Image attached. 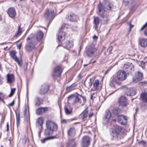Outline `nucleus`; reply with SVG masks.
<instances>
[{
    "label": "nucleus",
    "instance_id": "11",
    "mask_svg": "<svg viewBox=\"0 0 147 147\" xmlns=\"http://www.w3.org/2000/svg\"><path fill=\"white\" fill-rule=\"evenodd\" d=\"M127 117L123 115H119L117 117L118 122L123 125H125L127 124Z\"/></svg>",
    "mask_w": 147,
    "mask_h": 147
},
{
    "label": "nucleus",
    "instance_id": "12",
    "mask_svg": "<svg viewBox=\"0 0 147 147\" xmlns=\"http://www.w3.org/2000/svg\"><path fill=\"white\" fill-rule=\"evenodd\" d=\"M62 72V70L60 67L57 66L54 69V73L53 75V77L60 76Z\"/></svg>",
    "mask_w": 147,
    "mask_h": 147
},
{
    "label": "nucleus",
    "instance_id": "64",
    "mask_svg": "<svg viewBox=\"0 0 147 147\" xmlns=\"http://www.w3.org/2000/svg\"><path fill=\"white\" fill-rule=\"evenodd\" d=\"M26 1L27 0H20V1Z\"/></svg>",
    "mask_w": 147,
    "mask_h": 147
},
{
    "label": "nucleus",
    "instance_id": "22",
    "mask_svg": "<svg viewBox=\"0 0 147 147\" xmlns=\"http://www.w3.org/2000/svg\"><path fill=\"white\" fill-rule=\"evenodd\" d=\"M7 13L9 16L13 18L16 15V12L14 8L10 7L7 10Z\"/></svg>",
    "mask_w": 147,
    "mask_h": 147
},
{
    "label": "nucleus",
    "instance_id": "7",
    "mask_svg": "<svg viewBox=\"0 0 147 147\" xmlns=\"http://www.w3.org/2000/svg\"><path fill=\"white\" fill-rule=\"evenodd\" d=\"M123 68L128 73L131 72L134 70V68L133 65L131 63L129 62L123 65Z\"/></svg>",
    "mask_w": 147,
    "mask_h": 147
},
{
    "label": "nucleus",
    "instance_id": "41",
    "mask_svg": "<svg viewBox=\"0 0 147 147\" xmlns=\"http://www.w3.org/2000/svg\"><path fill=\"white\" fill-rule=\"evenodd\" d=\"M15 90L16 89L15 88L11 89V92L9 95V97H10L13 95L14 93Z\"/></svg>",
    "mask_w": 147,
    "mask_h": 147
},
{
    "label": "nucleus",
    "instance_id": "62",
    "mask_svg": "<svg viewBox=\"0 0 147 147\" xmlns=\"http://www.w3.org/2000/svg\"><path fill=\"white\" fill-rule=\"evenodd\" d=\"M96 92H93V93H92L91 95H93V96L94 94H95L96 93Z\"/></svg>",
    "mask_w": 147,
    "mask_h": 147
},
{
    "label": "nucleus",
    "instance_id": "54",
    "mask_svg": "<svg viewBox=\"0 0 147 147\" xmlns=\"http://www.w3.org/2000/svg\"><path fill=\"white\" fill-rule=\"evenodd\" d=\"M61 122L62 123H67V121L65 120L64 119L61 121Z\"/></svg>",
    "mask_w": 147,
    "mask_h": 147
},
{
    "label": "nucleus",
    "instance_id": "19",
    "mask_svg": "<svg viewBox=\"0 0 147 147\" xmlns=\"http://www.w3.org/2000/svg\"><path fill=\"white\" fill-rule=\"evenodd\" d=\"M48 86L46 84H44L42 86L40 89V93L41 94H44L48 92Z\"/></svg>",
    "mask_w": 147,
    "mask_h": 147
},
{
    "label": "nucleus",
    "instance_id": "30",
    "mask_svg": "<svg viewBox=\"0 0 147 147\" xmlns=\"http://www.w3.org/2000/svg\"><path fill=\"white\" fill-rule=\"evenodd\" d=\"M43 37V33L42 32L40 31L38 32L36 34V40L38 41L41 40Z\"/></svg>",
    "mask_w": 147,
    "mask_h": 147
},
{
    "label": "nucleus",
    "instance_id": "56",
    "mask_svg": "<svg viewBox=\"0 0 147 147\" xmlns=\"http://www.w3.org/2000/svg\"><path fill=\"white\" fill-rule=\"evenodd\" d=\"M144 34L146 35L147 36V29L144 31Z\"/></svg>",
    "mask_w": 147,
    "mask_h": 147
},
{
    "label": "nucleus",
    "instance_id": "14",
    "mask_svg": "<svg viewBox=\"0 0 147 147\" xmlns=\"http://www.w3.org/2000/svg\"><path fill=\"white\" fill-rule=\"evenodd\" d=\"M116 83L117 84H120L121 83L120 81H118L116 79V77L113 76L111 78L110 85L112 87H115Z\"/></svg>",
    "mask_w": 147,
    "mask_h": 147
},
{
    "label": "nucleus",
    "instance_id": "46",
    "mask_svg": "<svg viewBox=\"0 0 147 147\" xmlns=\"http://www.w3.org/2000/svg\"><path fill=\"white\" fill-rule=\"evenodd\" d=\"M3 98L4 96L3 94L1 93H0V101H2L3 102Z\"/></svg>",
    "mask_w": 147,
    "mask_h": 147
},
{
    "label": "nucleus",
    "instance_id": "47",
    "mask_svg": "<svg viewBox=\"0 0 147 147\" xmlns=\"http://www.w3.org/2000/svg\"><path fill=\"white\" fill-rule=\"evenodd\" d=\"M76 86L75 85V83L73 84L70 86H67L66 87V89L68 90V89L72 87H75Z\"/></svg>",
    "mask_w": 147,
    "mask_h": 147
},
{
    "label": "nucleus",
    "instance_id": "10",
    "mask_svg": "<svg viewBox=\"0 0 147 147\" xmlns=\"http://www.w3.org/2000/svg\"><path fill=\"white\" fill-rule=\"evenodd\" d=\"M97 49L94 46L89 47L86 51L87 55L88 57H91L94 53L97 51Z\"/></svg>",
    "mask_w": 147,
    "mask_h": 147
},
{
    "label": "nucleus",
    "instance_id": "27",
    "mask_svg": "<svg viewBox=\"0 0 147 147\" xmlns=\"http://www.w3.org/2000/svg\"><path fill=\"white\" fill-rule=\"evenodd\" d=\"M139 42V43L141 47H144L147 46V38H140Z\"/></svg>",
    "mask_w": 147,
    "mask_h": 147
},
{
    "label": "nucleus",
    "instance_id": "34",
    "mask_svg": "<svg viewBox=\"0 0 147 147\" xmlns=\"http://www.w3.org/2000/svg\"><path fill=\"white\" fill-rule=\"evenodd\" d=\"M88 110L87 108L85 109L82 113V119L84 120L86 118L88 115Z\"/></svg>",
    "mask_w": 147,
    "mask_h": 147
},
{
    "label": "nucleus",
    "instance_id": "13",
    "mask_svg": "<svg viewBox=\"0 0 147 147\" xmlns=\"http://www.w3.org/2000/svg\"><path fill=\"white\" fill-rule=\"evenodd\" d=\"M63 28L62 27L61 28L59 31L58 38L59 41H61L64 40L65 38V33L63 31Z\"/></svg>",
    "mask_w": 147,
    "mask_h": 147
},
{
    "label": "nucleus",
    "instance_id": "6",
    "mask_svg": "<svg viewBox=\"0 0 147 147\" xmlns=\"http://www.w3.org/2000/svg\"><path fill=\"white\" fill-rule=\"evenodd\" d=\"M55 16L54 10L48 9L45 13L44 17L46 20H51L53 19Z\"/></svg>",
    "mask_w": 147,
    "mask_h": 147
},
{
    "label": "nucleus",
    "instance_id": "3",
    "mask_svg": "<svg viewBox=\"0 0 147 147\" xmlns=\"http://www.w3.org/2000/svg\"><path fill=\"white\" fill-rule=\"evenodd\" d=\"M79 95L75 96L74 95H71L68 97V102L72 103L73 104H78L81 105L82 104Z\"/></svg>",
    "mask_w": 147,
    "mask_h": 147
},
{
    "label": "nucleus",
    "instance_id": "42",
    "mask_svg": "<svg viewBox=\"0 0 147 147\" xmlns=\"http://www.w3.org/2000/svg\"><path fill=\"white\" fill-rule=\"evenodd\" d=\"M112 112L113 114L116 115H118L119 114L118 109H113Z\"/></svg>",
    "mask_w": 147,
    "mask_h": 147
},
{
    "label": "nucleus",
    "instance_id": "4",
    "mask_svg": "<svg viewBox=\"0 0 147 147\" xmlns=\"http://www.w3.org/2000/svg\"><path fill=\"white\" fill-rule=\"evenodd\" d=\"M36 43L34 35L31 34L28 38V51L32 50L34 48Z\"/></svg>",
    "mask_w": 147,
    "mask_h": 147
},
{
    "label": "nucleus",
    "instance_id": "8",
    "mask_svg": "<svg viewBox=\"0 0 147 147\" xmlns=\"http://www.w3.org/2000/svg\"><path fill=\"white\" fill-rule=\"evenodd\" d=\"M141 98L142 101L145 102L141 105L142 108L144 109H147V93H143L141 95Z\"/></svg>",
    "mask_w": 147,
    "mask_h": 147
},
{
    "label": "nucleus",
    "instance_id": "29",
    "mask_svg": "<svg viewBox=\"0 0 147 147\" xmlns=\"http://www.w3.org/2000/svg\"><path fill=\"white\" fill-rule=\"evenodd\" d=\"M7 79L8 83H12L14 80V76L12 74H8L7 75Z\"/></svg>",
    "mask_w": 147,
    "mask_h": 147
},
{
    "label": "nucleus",
    "instance_id": "60",
    "mask_svg": "<svg viewBox=\"0 0 147 147\" xmlns=\"http://www.w3.org/2000/svg\"><path fill=\"white\" fill-rule=\"evenodd\" d=\"M40 132H39V137H40V133H41V130L42 129H40Z\"/></svg>",
    "mask_w": 147,
    "mask_h": 147
},
{
    "label": "nucleus",
    "instance_id": "26",
    "mask_svg": "<svg viewBox=\"0 0 147 147\" xmlns=\"http://www.w3.org/2000/svg\"><path fill=\"white\" fill-rule=\"evenodd\" d=\"M110 135L112 137V139H116L118 136V133L115 129H110Z\"/></svg>",
    "mask_w": 147,
    "mask_h": 147
},
{
    "label": "nucleus",
    "instance_id": "63",
    "mask_svg": "<svg viewBox=\"0 0 147 147\" xmlns=\"http://www.w3.org/2000/svg\"><path fill=\"white\" fill-rule=\"evenodd\" d=\"M109 71V70H107V71H106L105 72V74H106L108 73V72Z\"/></svg>",
    "mask_w": 147,
    "mask_h": 147
},
{
    "label": "nucleus",
    "instance_id": "2",
    "mask_svg": "<svg viewBox=\"0 0 147 147\" xmlns=\"http://www.w3.org/2000/svg\"><path fill=\"white\" fill-rule=\"evenodd\" d=\"M46 126V128L45 129L44 134L45 136L47 137L43 140H41V141L43 143L48 140L53 138V137L50 136V135H52L54 131H56L58 128L57 124L50 120L47 121Z\"/></svg>",
    "mask_w": 147,
    "mask_h": 147
},
{
    "label": "nucleus",
    "instance_id": "39",
    "mask_svg": "<svg viewBox=\"0 0 147 147\" xmlns=\"http://www.w3.org/2000/svg\"><path fill=\"white\" fill-rule=\"evenodd\" d=\"M35 105L36 106H38L40 104V102L39 98L38 97H36L35 100Z\"/></svg>",
    "mask_w": 147,
    "mask_h": 147
},
{
    "label": "nucleus",
    "instance_id": "48",
    "mask_svg": "<svg viewBox=\"0 0 147 147\" xmlns=\"http://www.w3.org/2000/svg\"><path fill=\"white\" fill-rule=\"evenodd\" d=\"M94 113L92 112H90L88 114L89 117L90 118L93 116Z\"/></svg>",
    "mask_w": 147,
    "mask_h": 147
},
{
    "label": "nucleus",
    "instance_id": "61",
    "mask_svg": "<svg viewBox=\"0 0 147 147\" xmlns=\"http://www.w3.org/2000/svg\"><path fill=\"white\" fill-rule=\"evenodd\" d=\"M6 43L5 42H4L2 43H0V45H4L6 44Z\"/></svg>",
    "mask_w": 147,
    "mask_h": 147
},
{
    "label": "nucleus",
    "instance_id": "24",
    "mask_svg": "<svg viewBox=\"0 0 147 147\" xmlns=\"http://www.w3.org/2000/svg\"><path fill=\"white\" fill-rule=\"evenodd\" d=\"M111 117V114L109 110L106 111L105 114V117L103 119L105 123H107L109 121Z\"/></svg>",
    "mask_w": 147,
    "mask_h": 147
},
{
    "label": "nucleus",
    "instance_id": "9",
    "mask_svg": "<svg viewBox=\"0 0 147 147\" xmlns=\"http://www.w3.org/2000/svg\"><path fill=\"white\" fill-rule=\"evenodd\" d=\"M90 139L88 136H84L82 139L81 145L82 147H88L90 143Z\"/></svg>",
    "mask_w": 147,
    "mask_h": 147
},
{
    "label": "nucleus",
    "instance_id": "52",
    "mask_svg": "<svg viewBox=\"0 0 147 147\" xmlns=\"http://www.w3.org/2000/svg\"><path fill=\"white\" fill-rule=\"evenodd\" d=\"M140 144L143 145H144L146 144V142L144 140L140 141Z\"/></svg>",
    "mask_w": 147,
    "mask_h": 147
},
{
    "label": "nucleus",
    "instance_id": "38",
    "mask_svg": "<svg viewBox=\"0 0 147 147\" xmlns=\"http://www.w3.org/2000/svg\"><path fill=\"white\" fill-rule=\"evenodd\" d=\"M22 31L20 29V26H19L18 27V30L17 33L15 34V36L16 37H18L22 33Z\"/></svg>",
    "mask_w": 147,
    "mask_h": 147
},
{
    "label": "nucleus",
    "instance_id": "53",
    "mask_svg": "<svg viewBox=\"0 0 147 147\" xmlns=\"http://www.w3.org/2000/svg\"><path fill=\"white\" fill-rule=\"evenodd\" d=\"M97 38H98L96 36H95V35L93 37V39L94 40H96L97 39Z\"/></svg>",
    "mask_w": 147,
    "mask_h": 147
},
{
    "label": "nucleus",
    "instance_id": "57",
    "mask_svg": "<svg viewBox=\"0 0 147 147\" xmlns=\"http://www.w3.org/2000/svg\"><path fill=\"white\" fill-rule=\"evenodd\" d=\"M94 97V96L93 95H91L90 97V99L91 100L93 99Z\"/></svg>",
    "mask_w": 147,
    "mask_h": 147
},
{
    "label": "nucleus",
    "instance_id": "36",
    "mask_svg": "<svg viewBox=\"0 0 147 147\" xmlns=\"http://www.w3.org/2000/svg\"><path fill=\"white\" fill-rule=\"evenodd\" d=\"M65 112L66 114H71L72 113V110L69 108H67L66 106L64 107Z\"/></svg>",
    "mask_w": 147,
    "mask_h": 147
},
{
    "label": "nucleus",
    "instance_id": "55",
    "mask_svg": "<svg viewBox=\"0 0 147 147\" xmlns=\"http://www.w3.org/2000/svg\"><path fill=\"white\" fill-rule=\"evenodd\" d=\"M112 47H110L108 48V50H109V52H110V51L112 50Z\"/></svg>",
    "mask_w": 147,
    "mask_h": 147
},
{
    "label": "nucleus",
    "instance_id": "15",
    "mask_svg": "<svg viewBox=\"0 0 147 147\" xmlns=\"http://www.w3.org/2000/svg\"><path fill=\"white\" fill-rule=\"evenodd\" d=\"M143 75L140 72H138L136 73L135 76L134 77L133 81L135 82H137L142 79Z\"/></svg>",
    "mask_w": 147,
    "mask_h": 147
},
{
    "label": "nucleus",
    "instance_id": "37",
    "mask_svg": "<svg viewBox=\"0 0 147 147\" xmlns=\"http://www.w3.org/2000/svg\"><path fill=\"white\" fill-rule=\"evenodd\" d=\"M94 23L95 24V25L96 26H98L99 23V18L97 17H94Z\"/></svg>",
    "mask_w": 147,
    "mask_h": 147
},
{
    "label": "nucleus",
    "instance_id": "45",
    "mask_svg": "<svg viewBox=\"0 0 147 147\" xmlns=\"http://www.w3.org/2000/svg\"><path fill=\"white\" fill-rule=\"evenodd\" d=\"M14 100H13L11 103H9L7 105V106L9 107H10L13 106L14 104Z\"/></svg>",
    "mask_w": 147,
    "mask_h": 147
},
{
    "label": "nucleus",
    "instance_id": "28",
    "mask_svg": "<svg viewBox=\"0 0 147 147\" xmlns=\"http://www.w3.org/2000/svg\"><path fill=\"white\" fill-rule=\"evenodd\" d=\"M47 110V107H40L36 110V113L38 115H40L45 113Z\"/></svg>",
    "mask_w": 147,
    "mask_h": 147
},
{
    "label": "nucleus",
    "instance_id": "32",
    "mask_svg": "<svg viewBox=\"0 0 147 147\" xmlns=\"http://www.w3.org/2000/svg\"><path fill=\"white\" fill-rule=\"evenodd\" d=\"M92 83V82L91 79L86 81L84 83L85 86L88 88H89L91 87Z\"/></svg>",
    "mask_w": 147,
    "mask_h": 147
},
{
    "label": "nucleus",
    "instance_id": "40",
    "mask_svg": "<svg viewBox=\"0 0 147 147\" xmlns=\"http://www.w3.org/2000/svg\"><path fill=\"white\" fill-rule=\"evenodd\" d=\"M79 96L80 97H81L82 98V99L83 100V102H82V104H81V105H84V104L85 103V102L86 101V98L84 96H82V95H81L79 94Z\"/></svg>",
    "mask_w": 147,
    "mask_h": 147
},
{
    "label": "nucleus",
    "instance_id": "51",
    "mask_svg": "<svg viewBox=\"0 0 147 147\" xmlns=\"http://www.w3.org/2000/svg\"><path fill=\"white\" fill-rule=\"evenodd\" d=\"M128 24L129 25V30L130 31L131 29L134 26V25H132L130 23H129Z\"/></svg>",
    "mask_w": 147,
    "mask_h": 147
},
{
    "label": "nucleus",
    "instance_id": "16",
    "mask_svg": "<svg viewBox=\"0 0 147 147\" xmlns=\"http://www.w3.org/2000/svg\"><path fill=\"white\" fill-rule=\"evenodd\" d=\"M69 20L72 22H76L78 19V16L76 15L73 13L70 14L68 15L66 17Z\"/></svg>",
    "mask_w": 147,
    "mask_h": 147
},
{
    "label": "nucleus",
    "instance_id": "20",
    "mask_svg": "<svg viewBox=\"0 0 147 147\" xmlns=\"http://www.w3.org/2000/svg\"><path fill=\"white\" fill-rule=\"evenodd\" d=\"M100 82L98 80H96L93 83V86L91 89V90L92 91L98 90L99 89Z\"/></svg>",
    "mask_w": 147,
    "mask_h": 147
},
{
    "label": "nucleus",
    "instance_id": "25",
    "mask_svg": "<svg viewBox=\"0 0 147 147\" xmlns=\"http://www.w3.org/2000/svg\"><path fill=\"white\" fill-rule=\"evenodd\" d=\"M128 91L127 92V95L129 96L134 95L136 93V89L134 88H130L128 89Z\"/></svg>",
    "mask_w": 147,
    "mask_h": 147
},
{
    "label": "nucleus",
    "instance_id": "59",
    "mask_svg": "<svg viewBox=\"0 0 147 147\" xmlns=\"http://www.w3.org/2000/svg\"><path fill=\"white\" fill-rule=\"evenodd\" d=\"M6 126H7V131H8L9 129V128H8L9 125H8V123L7 124Z\"/></svg>",
    "mask_w": 147,
    "mask_h": 147
},
{
    "label": "nucleus",
    "instance_id": "58",
    "mask_svg": "<svg viewBox=\"0 0 147 147\" xmlns=\"http://www.w3.org/2000/svg\"><path fill=\"white\" fill-rule=\"evenodd\" d=\"M17 48H18L19 49H20L21 48V45H20L17 46Z\"/></svg>",
    "mask_w": 147,
    "mask_h": 147
},
{
    "label": "nucleus",
    "instance_id": "23",
    "mask_svg": "<svg viewBox=\"0 0 147 147\" xmlns=\"http://www.w3.org/2000/svg\"><path fill=\"white\" fill-rule=\"evenodd\" d=\"M63 45L64 48L69 49L73 47V42L72 40L68 41L64 43Z\"/></svg>",
    "mask_w": 147,
    "mask_h": 147
},
{
    "label": "nucleus",
    "instance_id": "44",
    "mask_svg": "<svg viewBox=\"0 0 147 147\" xmlns=\"http://www.w3.org/2000/svg\"><path fill=\"white\" fill-rule=\"evenodd\" d=\"M145 62H143V61H142L140 62V65H141V66L142 68L143 69L145 68Z\"/></svg>",
    "mask_w": 147,
    "mask_h": 147
},
{
    "label": "nucleus",
    "instance_id": "49",
    "mask_svg": "<svg viewBox=\"0 0 147 147\" xmlns=\"http://www.w3.org/2000/svg\"><path fill=\"white\" fill-rule=\"evenodd\" d=\"M147 26V22L144 24L140 30H144L146 27Z\"/></svg>",
    "mask_w": 147,
    "mask_h": 147
},
{
    "label": "nucleus",
    "instance_id": "5",
    "mask_svg": "<svg viewBox=\"0 0 147 147\" xmlns=\"http://www.w3.org/2000/svg\"><path fill=\"white\" fill-rule=\"evenodd\" d=\"M127 77L126 73L123 70H119L117 72L116 79L118 81H123Z\"/></svg>",
    "mask_w": 147,
    "mask_h": 147
},
{
    "label": "nucleus",
    "instance_id": "31",
    "mask_svg": "<svg viewBox=\"0 0 147 147\" xmlns=\"http://www.w3.org/2000/svg\"><path fill=\"white\" fill-rule=\"evenodd\" d=\"M76 145V142L74 140H70L67 144V147H75Z\"/></svg>",
    "mask_w": 147,
    "mask_h": 147
},
{
    "label": "nucleus",
    "instance_id": "50",
    "mask_svg": "<svg viewBox=\"0 0 147 147\" xmlns=\"http://www.w3.org/2000/svg\"><path fill=\"white\" fill-rule=\"evenodd\" d=\"M123 3L125 5H127L129 4V2L127 1H123Z\"/></svg>",
    "mask_w": 147,
    "mask_h": 147
},
{
    "label": "nucleus",
    "instance_id": "35",
    "mask_svg": "<svg viewBox=\"0 0 147 147\" xmlns=\"http://www.w3.org/2000/svg\"><path fill=\"white\" fill-rule=\"evenodd\" d=\"M16 124L17 126V127L20 124V113H16Z\"/></svg>",
    "mask_w": 147,
    "mask_h": 147
},
{
    "label": "nucleus",
    "instance_id": "18",
    "mask_svg": "<svg viewBox=\"0 0 147 147\" xmlns=\"http://www.w3.org/2000/svg\"><path fill=\"white\" fill-rule=\"evenodd\" d=\"M119 104L123 106H126L128 104L127 99L126 97L124 96H121L119 100Z\"/></svg>",
    "mask_w": 147,
    "mask_h": 147
},
{
    "label": "nucleus",
    "instance_id": "21",
    "mask_svg": "<svg viewBox=\"0 0 147 147\" xmlns=\"http://www.w3.org/2000/svg\"><path fill=\"white\" fill-rule=\"evenodd\" d=\"M16 51H12L10 52V54L12 58L16 62L18 63V65H21L20 62L16 55Z\"/></svg>",
    "mask_w": 147,
    "mask_h": 147
},
{
    "label": "nucleus",
    "instance_id": "43",
    "mask_svg": "<svg viewBox=\"0 0 147 147\" xmlns=\"http://www.w3.org/2000/svg\"><path fill=\"white\" fill-rule=\"evenodd\" d=\"M27 107L26 106H25V107L24 108V115L26 116L27 115Z\"/></svg>",
    "mask_w": 147,
    "mask_h": 147
},
{
    "label": "nucleus",
    "instance_id": "33",
    "mask_svg": "<svg viewBox=\"0 0 147 147\" xmlns=\"http://www.w3.org/2000/svg\"><path fill=\"white\" fill-rule=\"evenodd\" d=\"M75 129L74 128H71L68 131V135L69 136H72L75 134Z\"/></svg>",
    "mask_w": 147,
    "mask_h": 147
},
{
    "label": "nucleus",
    "instance_id": "1",
    "mask_svg": "<svg viewBox=\"0 0 147 147\" xmlns=\"http://www.w3.org/2000/svg\"><path fill=\"white\" fill-rule=\"evenodd\" d=\"M102 5L100 4L98 5V15L103 19V21L105 24H107L110 20L109 14L104 9L109 10H111L113 8L112 4L109 2L107 1Z\"/></svg>",
    "mask_w": 147,
    "mask_h": 147
},
{
    "label": "nucleus",
    "instance_id": "17",
    "mask_svg": "<svg viewBox=\"0 0 147 147\" xmlns=\"http://www.w3.org/2000/svg\"><path fill=\"white\" fill-rule=\"evenodd\" d=\"M43 121L44 119L42 117H39L37 120L36 125L39 129H42L43 128Z\"/></svg>",
    "mask_w": 147,
    "mask_h": 147
}]
</instances>
